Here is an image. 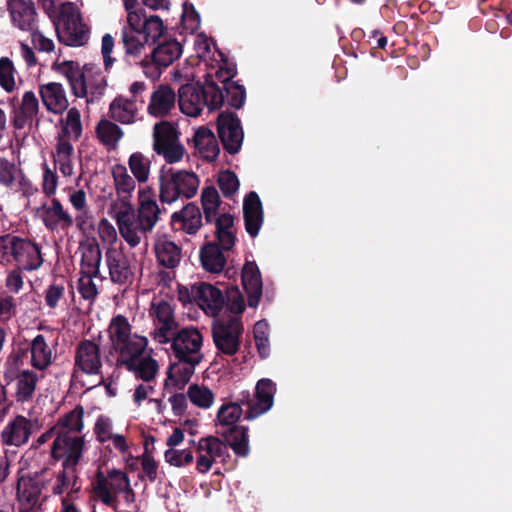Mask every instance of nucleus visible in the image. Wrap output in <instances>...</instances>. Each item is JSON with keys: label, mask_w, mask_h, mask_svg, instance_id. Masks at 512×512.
Listing matches in <instances>:
<instances>
[{"label": "nucleus", "mask_w": 512, "mask_h": 512, "mask_svg": "<svg viewBox=\"0 0 512 512\" xmlns=\"http://www.w3.org/2000/svg\"><path fill=\"white\" fill-rule=\"evenodd\" d=\"M218 183L221 191L226 196H231L239 189L237 176L231 171H222L218 177Z\"/></svg>", "instance_id": "nucleus-61"}, {"label": "nucleus", "mask_w": 512, "mask_h": 512, "mask_svg": "<svg viewBox=\"0 0 512 512\" xmlns=\"http://www.w3.org/2000/svg\"><path fill=\"white\" fill-rule=\"evenodd\" d=\"M32 432V422L24 416H17L9 422L1 433L5 445L21 446L25 444Z\"/></svg>", "instance_id": "nucleus-28"}, {"label": "nucleus", "mask_w": 512, "mask_h": 512, "mask_svg": "<svg viewBox=\"0 0 512 512\" xmlns=\"http://www.w3.org/2000/svg\"><path fill=\"white\" fill-rule=\"evenodd\" d=\"M131 351L125 352L119 361L134 375L143 381H153L159 370V364L148 348V339H137L131 344Z\"/></svg>", "instance_id": "nucleus-10"}, {"label": "nucleus", "mask_w": 512, "mask_h": 512, "mask_svg": "<svg viewBox=\"0 0 512 512\" xmlns=\"http://www.w3.org/2000/svg\"><path fill=\"white\" fill-rule=\"evenodd\" d=\"M218 133L224 148L230 153H237L243 142V130L240 121L233 114L221 113L218 117Z\"/></svg>", "instance_id": "nucleus-21"}, {"label": "nucleus", "mask_w": 512, "mask_h": 512, "mask_svg": "<svg viewBox=\"0 0 512 512\" xmlns=\"http://www.w3.org/2000/svg\"><path fill=\"white\" fill-rule=\"evenodd\" d=\"M165 460L172 466L184 467L194 460V455L189 449L170 448L164 453Z\"/></svg>", "instance_id": "nucleus-57"}, {"label": "nucleus", "mask_w": 512, "mask_h": 512, "mask_svg": "<svg viewBox=\"0 0 512 512\" xmlns=\"http://www.w3.org/2000/svg\"><path fill=\"white\" fill-rule=\"evenodd\" d=\"M205 91V105L210 110H216L220 108L224 101V96L221 90H219L214 84H207L203 87Z\"/></svg>", "instance_id": "nucleus-62"}, {"label": "nucleus", "mask_w": 512, "mask_h": 512, "mask_svg": "<svg viewBox=\"0 0 512 512\" xmlns=\"http://www.w3.org/2000/svg\"><path fill=\"white\" fill-rule=\"evenodd\" d=\"M164 33L163 21L158 16L146 19L130 15L122 29V42L125 52L130 56H140L146 47L154 43Z\"/></svg>", "instance_id": "nucleus-4"}, {"label": "nucleus", "mask_w": 512, "mask_h": 512, "mask_svg": "<svg viewBox=\"0 0 512 512\" xmlns=\"http://www.w3.org/2000/svg\"><path fill=\"white\" fill-rule=\"evenodd\" d=\"M158 155H161L168 164H174L180 162L186 153L185 147L178 140L174 143H170L161 148L154 150Z\"/></svg>", "instance_id": "nucleus-56"}, {"label": "nucleus", "mask_w": 512, "mask_h": 512, "mask_svg": "<svg viewBox=\"0 0 512 512\" xmlns=\"http://www.w3.org/2000/svg\"><path fill=\"white\" fill-rule=\"evenodd\" d=\"M77 489L74 467L63 466V469L58 472L55 483L53 484V494L60 495L65 492L70 493Z\"/></svg>", "instance_id": "nucleus-50"}, {"label": "nucleus", "mask_w": 512, "mask_h": 512, "mask_svg": "<svg viewBox=\"0 0 512 512\" xmlns=\"http://www.w3.org/2000/svg\"><path fill=\"white\" fill-rule=\"evenodd\" d=\"M155 386L153 381H144L143 383L135 386L133 391V401L136 406H141L145 401L150 403V399L155 394Z\"/></svg>", "instance_id": "nucleus-60"}, {"label": "nucleus", "mask_w": 512, "mask_h": 512, "mask_svg": "<svg viewBox=\"0 0 512 512\" xmlns=\"http://www.w3.org/2000/svg\"><path fill=\"white\" fill-rule=\"evenodd\" d=\"M171 224L175 230L194 235L202 226L200 209L194 203L186 204L181 210L171 215Z\"/></svg>", "instance_id": "nucleus-23"}, {"label": "nucleus", "mask_w": 512, "mask_h": 512, "mask_svg": "<svg viewBox=\"0 0 512 512\" xmlns=\"http://www.w3.org/2000/svg\"><path fill=\"white\" fill-rule=\"evenodd\" d=\"M0 262L12 263L25 271H34L43 264V257L37 244L12 235L0 237Z\"/></svg>", "instance_id": "nucleus-9"}, {"label": "nucleus", "mask_w": 512, "mask_h": 512, "mask_svg": "<svg viewBox=\"0 0 512 512\" xmlns=\"http://www.w3.org/2000/svg\"><path fill=\"white\" fill-rule=\"evenodd\" d=\"M117 227L120 235L130 247L138 246L141 243L143 235L151 231L150 229H146L142 222L136 218L135 213L133 216H129V218L117 223Z\"/></svg>", "instance_id": "nucleus-38"}, {"label": "nucleus", "mask_w": 512, "mask_h": 512, "mask_svg": "<svg viewBox=\"0 0 512 512\" xmlns=\"http://www.w3.org/2000/svg\"><path fill=\"white\" fill-rule=\"evenodd\" d=\"M84 410L82 407H75L73 410L61 417L57 424L50 429V433L76 434L83 429Z\"/></svg>", "instance_id": "nucleus-40"}, {"label": "nucleus", "mask_w": 512, "mask_h": 512, "mask_svg": "<svg viewBox=\"0 0 512 512\" xmlns=\"http://www.w3.org/2000/svg\"><path fill=\"white\" fill-rule=\"evenodd\" d=\"M102 367V356L99 345L92 340H82L75 348L74 372L87 375H98Z\"/></svg>", "instance_id": "nucleus-17"}, {"label": "nucleus", "mask_w": 512, "mask_h": 512, "mask_svg": "<svg viewBox=\"0 0 512 512\" xmlns=\"http://www.w3.org/2000/svg\"><path fill=\"white\" fill-rule=\"evenodd\" d=\"M0 86L6 92H12L16 86L14 65L7 57L0 58Z\"/></svg>", "instance_id": "nucleus-55"}, {"label": "nucleus", "mask_w": 512, "mask_h": 512, "mask_svg": "<svg viewBox=\"0 0 512 512\" xmlns=\"http://www.w3.org/2000/svg\"><path fill=\"white\" fill-rule=\"evenodd\" d=\"M154 253L158 263L166 268H175L181 260V249L166 234H157Z\"/></svg>", "instance_id": "nucleus-26"}, {"label": "nucleus", "mask_w": 512, "mask_h": 512, "mask_svg": "<svg viewBox=\"0 0 512 512\" xmlns=\"http://www.w3.org/2000/svg\"><path fill=\"white\" fill-rule=\"evenodd\" d=\"M276 386L272 380L260 379L255 387V393L252 396L249 391H242L238 398V403H228L222 405L217 413V423L221 426L232 427L240 419L243 411L241 406H246L245 418L255 419L266 413L273 406Z\"/></svg>", "instance_id": "nucleus-1"}, {"label": "nucleus", "mask_w": 512, "mask_h": 512, "mask_svg": "<svg viewBox=\"0 0 512 512\" xmlns=\"http://www.w3.org/2000/svg\"><path fill=\"white\" fill-rule=\"evenodd\" d=\"M31 365L38 370L48 368L54 359V350L44 335H36L29 345Z\"/></svg>", "instance_id": "nucleus-34"}, {"label": "nucleus", "mask_w": 512, "mask_h": 512, "mask_svg": "<svg viewBox=\"0 0 512 512\" xmlns=\"http://www.w3.org/2000/svg\"><path fill=\"white\" fill-rule=\"evenodd\" d=\"M83 446L84 440L80 435L55 433L52 456L55 459H62L63 466L74 467L82 456Z\"/></svg>", "instance_id": "nucleus-16"}, {"label": "nucleus", "mask_w": 512, "mask_h": 512, "mask_svg": "<svg viewBox=\"0 0 512 512\" xmlns=\"http://www.w3.org/2000/svg\"><path fill=\"white\" fill-rule=\"evenodd\" d=\"M81 273L98 275L101 263V250L97 243L90 242L80 246Z\"/></svg>", "instance_id": "nucleus-44"}, {"label": "nucleus", "mask_w": 512, "mask_h": 512, "mask_svg": "<svg viewBox=\"0 0 512 512\" xmlns=\"http://www.w3.org/2000/svg\"><path fill=\"white\" fill-rule=\"evenodd\" d=\"M140 105L136 99L116 97L110 104L109 112L113 120L121 124H133L139 119Z\"/></svg>", "instance_id": "nucleus-32"}, {"label": "nucleus", "mask_w": 512, "mask_h": 512, "mask_svg": "<svg viewBox=\"0 0 512 512\" xmlns=\"http://www.w3.org/2000/svg\"><path fill=\"white\" fill-rule=\"evenodd\" d=\"M59 71L64 74L70 83L76 97H86L87 101L100 98L106 88V79L92 64H87L81 70L74 62H63Z\"/></svg>", "instance_id": "nucleus-6"}, {"label": "nucleus", "mask_w": 512, "mask_h": 512, "mask_svg": "<svg viewBox=\"0 0 512 512\" xmlns=\"http://www.w3.org/2000/svg\"><path fill=\"white\" fill-rule=\"evenodd\" d=\"M93 491L103 504L114 509L117 508L118 496H121L127 505L135 502V493L128 475L116 468L104 471L99 467L93 481Z\"/></svg>", "instance_id": "nucleus-5"}, {"label": "nucleus", "mask_w": 512, "mask_h": 512, "mask_svg": "<svg viewBox=\"0 0 512 512\" xmlns=\"http://www.w3.org/2000/svg\"><path fill=\"white\" fill-rule=\"evenodd\" d=\"M228 448L220 439L209 436L201 438L196 446L195 468L201 474L208 473L215 464L224 462Z\"/></svg>", "instance_id": "nucleus-13"}, {"label": "nucleus", "mask_w": 512, "mask_h": 512, "mask_svg": "<svg viewBox=\"0 0 512 512\" xmlns=\"http://www.w3.org/2000/svg\"><path fill=\"white\" fill-rule=\"evenodd\" d=\"M254 339L256 346L261 357H266L269 354V325L266 321H258L254 325Z\"/></svg>", "instance_id": "nucleus-54"}, {"label": "nucleus", "mask_w": 512, "mask_h": 512, "mask_svg": "<svg viewBox=\"0 0 512 512\" xmlns=\"http://www.w3.org/2000/svg\"><path fill=\"white\" fill-rule=\"evenodd\" d=\"M13 23L21 30H33L36 26V10L31 0H7Z\"/></svg>", "instance_id": "nucleus-25"}, {"label": "nucleus", "mask_w": 512, "mask_h": 512, "mask_svg": "<svg viewBox=\"0 0 512 512\" xmlns=\"http://www.w3.org/2000/svg\"><path fill=\"white\" fill-rule=\"evenodd\" d=\"M153 149L161 148L170 143L179 140V135L176 128L169 122H160L155 124L153 131Z\"/></svg>", "instance_id": "nucleus-48"}, {"label": "nucleus", "mask_w": 512, "mask_h": 512, "mask_svg": "<svg viewBox=\"0 0 512 512\" xmlns=\"http://www.w3.org/2000/svg\"><path fill=\"white\" fill-rule=\"evenodd\" d=\"M43 7L51 18H57L56 32L59 40L67 46H81L87 40V31L82 23L80 8L74 2L42 0Z\"/></svg>", "instance_id": "nucleus-2"}, {"label": "nucleus", "mask_w": 512, "mask_h": 512, "mask_svg": "<svg viewBox=\"0 0 512 512\" xmlns=\"http://www.w3.org/2000/svg\"><path fill=\"white\" fill-rule=\"evenodd\" d=\"M182 54V46L176 40L159 44L152 52L153 61L161 67H168Z\"/></svg>", "instance_id": "nucleus-42"}, {"label": "nucleus", "mask_w": 512, "mask_h": 512, "mask_svg": "<svg viewBox=\"0 0 512 512\" xmlns=\"http://www.w3.org/2000/svg\"><path fill=\"white\" fill-rule=\"evenodd\" d=\"M233 451L242 457L249 453L248 430L244 427L235 428L231 431L227 439Z\"/></svg>", "instance_id": "nucleus-52"}, {"label": "nucleus", "mask_w": 512, "mask_h": 512, "mask_svg": "<svg viewBox=\"0 0 512 512\" xmlns=\"http://www.w3.org/2000/svg\"><path fill=\"white\" fill-rule=\"evenodd\" d=\"M187 397L193 405L202 409H209L215 400L214 393L208 387L198 384L188 387Z\"/></svg>", "instance_id": "nucleus-49"}, {"label": "nucleus", "mask_w": 512, "mask_h": 512, "mask_svg": "<svg viewBox=\"0 0 512 512\" xmlns=\"http://www.w3.org/2000/svg\"><path fill=\"white\" fill-rule=\"evenodd\" d=\"M38 376L31 370L21 371L16 378V398L18 401L25 402L32 398Z\"/></svg>", "instance_id": "nucleus-46"}, {"label": "nucleus", "mask_w": 512, "mask_h": 512, "mask_svg": "<svg viewBox=\"0 0 512 512\" xmlns=\"http://www.w3.org/2000/svg\"><path fill=\"white\" fill-rule=\"evenodd\" d=\"M98 234L100 239L109 245L114 244L118 239L117 230L114 225L106 218H102L98 223Z\"/></svg>", "instance_id": "nucleus-64"}, {"label": "nucleus", "mask_w": 512, "mask_h": 512, "mask_svg": "<svg viewBox=\"0 0 512 512\" xmlns=\"http://www.w3.org/2000/svg\"><path fill=\"white\" fill-rule=\"evenodd\" d=\"M242 332L243 324L240 317L216 319L213 322V341L222 354L232 356L238 352Z\"/></svg>", "instance_id": "nucleus-11"}, {"label": "nucleus", "mask_w": 512, "mask_h": 512, "mask_svg": "<svg viewBox=\"0 0 512 512\" xmlns=\"http://www.w3.org/2000/svg\"><path fill=\"white\" fill-rule=\"evenodd\" d=\"M176 95L167 85H160L151 95L148 113L154 117H163L174 108Z\"/></svg>", "instance_id": "nucleus-33"}, {"label": "nucleus", "mask_w": 512, "mask_h": 512, "mask_svg": "<svg viewBox=\"0 0 512 512\" xmlns=\"http://www.w3.org/2000/svg\"><path fill=\"white\" fill-rule=\"evenodd\" d=\"M107 332L112 348L119 354V358L124 356L125 352L132 350L131 344L136 341V338L147 339L138 334H131V325L123 315H117L111 319Z\"/></svg>", "instance_id": "nucleus-18"}, {"label": "nucleus", "mask_w": 512, "mask_h": 512, "mask_svg": "<svg viewBox=\"0 0 512 512\" xmlns=\"http://www.w3.org/2000/svg\"><path fill=\"white\" fill-rule=\"evenodd\" d=\"M36 215L45 227L51 231L68 229L73 225V216L57 198H52L49 203H44L37 208Z\"/></svg>", "instance_id": "nucleus-19"}, {"label": "nucleus", "mask_w": 512, "mask_h": 512, "mask_svg": "<svg viewBox=\"0 0 512 512\" xmlns=\"http://www.w3.org/2000/svg\"><path fill=\"white\" fill-rule=\"evenodd\" d=\"M226 310L233 314L232 317H239L245 310L244 298L236 286H232L226 291V299H224Z\"/></svg>", "instance_id": "nucleus-53"}, {"label": "nucleus", "mask_w": 512, "mask_h": 512, "mask_svg": "<svg viewBox=\"0 0 512 512\" xmlns=\"http://www.w3.org/2000/svg\"><path fill=\"white\" fill-rule=\"evenodd\" d=\"M75 218H73V224L85 234H88L94 229V216L90 208L75 212Z\"/></svg>", "instance_id": "nucleus-63"}, {"label": "nucleus", "mask_w": 512, "mask_h": 512, "mask_svg": "<svg viewBox=\"0 0 512 512\" xmlns=\"http://www.w3.org/2000/svg\"><path fill=\"white\" fill-rule=\"evenodd\" d=\"M131 198V196L127 195H113L110 193L109 197L103 203L106 214L112 218L116 224L129 218V216H133L135 213Z\"/></svg>", "instance_id": "nucleus-35"}, {"label": "nucleus", "mask_w": 512, "mask_h": 512, "mask_svg": "<svg viewBox=\"0 0 512 512\" xmlns=\"http://www.w3.org/2000/svg\"><path fill=\"white\" fill-rule=\"evenodd\" d=\"M39 92L42 102L49 112L60 114L67 109L68 99L61 84L56 82L44 84L40 87Z\"/></svg>", "instance_id": "nucleus-31"}, {"label": "nucleus", "mask_w": 512, "mask_h": 512, "mask_svg": "<svg viewBox=\"0 0 512 512\" xmlns=\"http://www.w3.org/2000/svg\"><path fill=\"white\" fill-rule=\"evenodd\" d=\"M242 284L248 295V304L256 307L262 295V279L255 262H247L242 269Z\"/></svg>", "instance_id": "nucleus-30"}, {"label": "nucleus", "mask_w": 512, "mask_h": 512, "mask_svg": "<svg viewBox=\"0 0 512 512\" xmlns=\"http://www.w3.org/2000/svg\"><path fill=\"white\" fill-rule=\"evenodd\" d=\"M106 262L113 282L124 283L129 279L131 275L130 267L121 250L109 248L106 252Z\"/></svg>", "instance_id": "nucleus-36"}, {"label": "nucleus", "mask_w": 512, "mask_h": 512, "mask_svg": "<svg viewBox=\"0 0 512 512\" xmlns=\"http://www.w3.org/2000/svg\"><path fill=\"white\" fill-rule=\"evenodd\" d=\"M93 433L96 440L107 448L114 449L124 457L131 454L132 442L127 437L114 431V424L110 417L100 415L97 417Z\"/></svg>", "instance_id": "nucleus-14"}, {"label": "nucleus", "mask_w": 512, "mask_h": 512, "mask_svg": "<svg viewBox=\"0 0 512 512\" xmlns=\"http://www.w3.org/2000/svg\"><path fill=\"white\" fill-rule=\"evenodd\" d=\"M197 296V305L211 317H216L224 306V296L221 290L209 283H198L194 290Z\"/></svg>", "instance_id": "nucleus-22"}, {"label": "nucleus", "mask_w": 512, "mask_h": 512, "mask_svg": "<svg viewBox=\"0 0 512 512\" xmlns=\"http://www.w3.org/2000/svg\"><path fill=\"white\" fill-rule=\"evenodd\" d=\"M111 175L116 194L132 197L138 182L128 168L123 164H114L111 167Z\"/></svg>", "instance_id": "nucleus-39"}, {"label": "nucleus", "mask_w": 512, "mask_h": 512, "mask_svg": "<svg viewBox=\"0 0 512 512\" xmlns=\"http://www.w3.org/2000/svg\"><path fill=\"white\" fill-rule=\"evenodd\" d=\"M201 203L208 222L213 221L218 214L220 196L213 186L204 187L201 193Z\"/></svg>", "instance_id": "nucleus-51"}, {"label": "nucleus", "mask_w": 512, "mask_h": 512, "mask_svg": "<svg viewBox=\"0 0 512 512\" xmlns=\"http://www.w3.org/2000/svg\"><path fill=\"white\" fill-rule=\"evenodd\" d=\"M202 343L203 336L198 328L185 327L178 331L172 339V348L177 358L181 362L189 364V367L182 363L172 364L168 370V380H173L175 374L182 369L186 375L192 374L193 367L202 359Z\"/></svg>", "instance_id": "nucleus-8"}, {"label": "nucleus", "mask_w": 512, "mask_h": 512, "mask_svg": "<svg viewBox=\"0 0 512 512\" xmlns=\"http://www.w3.org/2000/svg\"><path fill=\"white\" fill-rule=\"evenodd\" d=\"M200 180L188 170L163 165L159 171V197L162 203L172 204L180 198L190 199L198 191Z\"/></svg>", "instance_id": "nucleus-7"}, {"label": "nucleus", "mask_w": 512, "mask_h": 512, "mask_svg": "<svg viewBox=\"0 0 512 512\" xmlns=\"http://www.w3.org/2000/svg\"><path fill=\"white\" fill-rule=\"evenodd\" d=\"M243 215L246 231L252 237L257 236L263 223V211L260 198L255 192H250L244 199Z\"/></svg>", "instance_id": "nucleus-29"}, {"label": "nucleus", "mask_w": 512, "mask_h": 512, "mask_svg": "<svg viewBox=\"0 0 512 512\" xmlns=\"http://www.w3.org/2000/svg\"><path fill=\"white\" fill-rule=\"evenodd\" d=\"M61 132L57 137H64L72 140H77L82 134L81 115L77 108L72 107L67 111V114L60 121Z\"/></svg>", "instance_id": "nucleus-45"}, {"label": "nucleus", "mask_w": 512, "mask_h": 512, "mask_svg": "<svg viewBox=\"0 0 512 512\" xmlns=\"http://www.w3.org/2000/svg\"><path fill=\"white\" fill-rule=\"evenodd\" d=\"M0 185L9 192L23 196L32 195L36 191L21 169L6 160H0Z\"/></svg>", "instance_id": "nucleus-20"}, {"label": "nucleus", "mask_w": 512, "mask_h": 512, "mask_svg": "<svg viewBox=\"0 0 512 512\" xmlns=\"http://www.w3.org/2000/svg\"><path fill=\"white\" fill-rule=\"evenodd\" d=\"M203 87L187 84L179 90V107L187 116L197 117L205 106Z\"/></svg>", "instance_id": "nucleus-24"}, {"label": "nucleus", "mask_w": 512, "mask_h": 512, "mask_svg": "<svg viewBox=\"0 0 512 512\" xmlns=\"http://www.w3.org/2000/svg\"><path fill=\"white\" fill-rule=\"evenodd\" d=\"M128 170L139 185L146 184L151 175L152 161L142 152H134L128 158Z\"/></svg>", "instance_id": "nucleus-43"}, {"label": "nucleus", "mask_w": 512, "mask_h": 512, "mask_svg": "<svg viewBox=\"0 0 512 512\" xmlns=\"http://www.w3.org/2000/svg\"><path fill=\"white\" fill-rule=\"evenodd\" d=\"M160 209L158 205L138 206L137 219L146 229L152 230L159 220Z\"/></svg>", "instance_id": "nucleus-58"}, {"label": "nucleus", "mask_w": 512, "mask_h": 512, "mask_svg": "<svg viewBox=\"0 0 512 512\" xmlns=\"http://www.w3.org/2000/svg\"><path fill=\"white\" fill-rule=\"evenodd\" d=\"M200 261L204 270L215 274L222 272L226 264L223 252L214 243H209L202 247Z\"/></svg>", "instance_id": "nucleus-41"}, {"label": "nucleus", "mask_w": 512, "mask_h": 512, "mask_svg": "<svg viewBox=\"0 0 512 512\" xmlns=\"http://www.w3.org/2000/svg\"><path fill=\"white\" fill-rule=\"evenodd\" d=\"M182 25L185 30L194 32L200 26V15L194 5L189 2L183 4Z\"/></svg>", "instance_id": "nucleus-59"}, {"label": "nucleus", "mask_w": 512, "mask_h": 512, "mask_svg": "<svg viewBox=\"0 0 512 512\" xmlns=\"http://www.w3.org/2000/svg\"><path fill=\"white\" fill-rule=\"evenodd\" d=\"M39 110V102L34 92L26 91L12 117V124L16 129L30 126Z\"/></svg>", "instance_id": "nucleus-27"}, {"label": "nucleus", "mask_w": 512, "mask_h": 512, "mask_svg": "<svg viewBox=\"0 0 512 512\" xmlns=\"http://www.w3.org/2000/svg\"><path fill=\"white\" fill-rule=\"evenodd\" d=\"M52 158L54 168L46 161L41 164V189L43 194L48 197L54 196L58 189L59 177L56 170L59 171L64 179L68 180L76 175L78 164L72 143L64 137H56Z\"/></svg>", "instance_id": "nucleus-3"}, {"label": "nucleus", "mask_w": 512, "mask_h": 512, "mask_svg": "<svg viewBox=\"0 0 512 512\" xmlns=\"http://www.w3.org/2000/svg\"><path fill=\"white\" fill-rule=\"evenodd\" d=\"M96 133L100 141L110 149L116 148L118 142L123 137L122 129L110 120H101L97 127Z\"/></svg>", "instance_id": "nucleus-47"}, {"label": "nucleus", "mask_w": 512, "mask_h": 512, "mask_svg": "<svg viewBox=\"0 0 512 512\" xmlns=\"http://www.w3.org/2000/svg\"><path fill=\"white\" fill-rule=\"evenodd\" d=\"M44 480L38 474L22 475L17 481L16 503L19 512H33L42 503Z\"/></svg>", "instance_id": "nucleus-12"}, {"label": "nucleus", "mask_w": 512, "mask_h": 512, "mask_svg": "<svg viewBox=\"0 0 512 512\" xmlns=\"http://www.w3.org/2000/svg\"><path fill=\"white\" fill-rule=\"evenodd\" d=\"M149 314L155 326L151 332L152 338L160 344L168 343L176 328L174 309L168 302L161 300L151 304Z\"/></svg>", "instance_id": "nucleus-15"}, {"label": "nucleus", "mask_w": 512, "mask_h": 512, "mask_svg": "<svg viewBox=\"0 0 512 512\" xmlns=\"http://www.w3.org/2000/svg\"><path fill=\"white\" fill-rule=\"evenodd\" d=\"M194 144L201 157L213 161L219 154V145L213 132L206 127H199L194 133Z\"/></svg>", "instance_id": "nucleus-37"}]
</instances>
